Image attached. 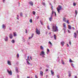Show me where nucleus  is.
Wrapping results in <instances>:
<instances>
[{"label": "nucleus", "mask_w": 78, "mask_h": 78, "mask_svg": "<svg viewBox=\"0 0 78 78\" xmlns=\"http://www.w3.org/2000/svg\"><path fill=\"white\" fill-rule=\"evenodd\" d=\"M49 44H50V45H52V43H51V42L49 41Z\"/></svg>", "instance_id": "473e14b6"}, {"label": "nucleus", "mask_w": 78, "mask_h": 78, "mask_svg": "<svg viewBox=\"0 0 78 78\" xmlns=\"http://www.w3.org/2000/svg\"><path fill=\"white\" fill-rule=\"evenodd\" d=\"M13 35L14 36H16V34L15 32H13Z\"/></svg>", "instance_id": "cd10ccee"}, {"label": "nucleus", "mask_w": 78, "mask_h": 78, "mask_svg": "<svg viewBox=\"0 0 78 78\" xmlns=\"http://www.w3.org/2000/svg\"><path fill=\"white\" fill-rule=\"evenodd\" d=\"M67 23H68V24H69V20H67Z\"/></svg>", "instance_id": "c03bdc74"}, {"label": "nucleus", "mask_w": 78, "mask_h": 78, "mask_svg": "<svg viewBox=\"0 0 78 78\" xmlns=\"http://www.w3.org/2000/svg\"><path fill=\"white\" fill-rule=\"evenodd\" d=\"M53 14H54V11H52L51 13V16L49 18V20L50 22H51L53 19Z\"/></svg>", "instance_id": "f03ea898"}, {"label": "nucleus", "mask_w": 78, "mask_h": 78, "mask_svg": "<svg viewBox=\"0 0 78 78\" xmlns=\"http://www.w3.org/2000/svg\"><path fill=\"white\" fill-rule=\"evenodd\" d=\"M54 38L55 40H56V35L55 34L54 35Z\"/></svg>", "instance_id": "a211bd4d"}, {"label": "nucleus", "mask_w": 78, "mask_h": 78, "mask_svg": "<svg viewBox=\"0 0 78 78\" xmlns=\"http://www.w3.org/2000/svg\"><path fill=\"white\" fill-rule=\"evenodd\" d=\"M63 26L64 27V28L63 29V30H64V32L65 33H66V23H64L63 24Z\"/></svg>", "instance_id": "20e7f679"}, {"label": "nucleus", "mask_w": 78, "mask_h": 78, "mask_svg": "<svg viewBox=\"0 0 78 78\" xmlns=\"http://www.w3.org/2000/svg\"><path fill=\"white\" fill-rule=\"evenodd\" d=\"M67 47H69V44H67Z\"/></svg>", "instance_id": "5fc2aeb1"}, {"label": "nucleus", "mask_w": 78, "mask_h": 78, "mask_svg": "<svg viewBox=\"0 0 78 78\" xmlns=\"http://www.w3.org/2000/svg\"><path fill=\"white\" fill-rule=\"evenodd\" d=\"M74 38H76V33L75 32L74 33Z\"/></svg>", "instance_id": "f3484780"}, {"label": "nucleus", "mask_w": 78, "mask_h": 78, "mask_svg": "<svg viewBox=\"0 0 78 78\" xmlns=\"http://www.w3.org/2000/svg\"><path fill=\"white\" fill-rule=\"evenodd\" d=\"M71 66H73V63H71Z\"/></svg>", "instance_id": "3c124183"}, {"label": "nucleus", "mask_w": 78, "mask_h": 78, "mask_svg": "<svg viewBox=\"0 0 78 78\" xmlns=\"http://www.w3.org/2000/svg\"><path fill=\"white\" fill-rule=\"evenodd\" d=\"M35 78H38V77L37 76V75H36L35 76Z\"/></svg>", "instance_id": "09e8293b"}, {"label": "nucleus", "mask_w": 78, "mask_h": 78, "mask_svg": "<svg viewBox=\"0 0 78 78\" xmlns=\"http://www.w3.org/2000/svg\"><path fill=\"white\" fill-rule=\"evenodd\" d=\"M51 74H52V75L54 76V75H55V73L53 72V71L52 70H51Z\"/></svg>", "instance_id": "2eb2a0df"}, {"label": "nucleus", "mask_w": 78, "mask_h": 78, "mask_svg": "<svg viewBox=\"0 0 78 78\" xmlns=\"http://www.w3.org/2000/svg\"><path fill=\"white\" fill-rule=\"evenodd\" d=\"M9 30H11V28H9Z\"/></svg>", "instance_id": "774afa93"}, {"label": "nucleus", "mask_w": 78, "mask_h": 78, "mask_svg": "<svg viewBox=\"0 0 78 78\" xmlns=\"http://www.w3.org/2000/svg\"><path fill=\"white\" fill-rule=\"evenodd\" d=\"M12 44H14L15 43V41L14 40H12Z\"/></svg>", "instance_id": "b1692460"}, {"label": "nucleus", "mask_w": 78, "mask_h": 78, "mask_svg": "<svg viewBox=\"0 0 78 78\" xmlns=\"http://www.w3.org/2000/svg\"><path fill=\"white\" fill-rule=\"evenodd\" d=\"M69 74H71V71H69Z\"/></svg>", "instance_id": "de8ad7c7"}, {"label": "nucleus", "mask_w": 78, "mask_h": 78, "mask_svg": "<svg viewBox=\"0 0 78 78\" xmlns=\"http://www.w3.org/2000/svg\"><path fill=\"white\" fill-rule=\"evenodd\" d=\"M33 14L34 15H35V14H36V12L34 11H33Z\"/></svg>", "instance_id": "7c9ffc66"}, {"label": "nucleus", "mask_w": 78, "mask_h": 78, "mask_svg": "<svg viewBox=\"0 0 78 78\" xmlns=\"http://www.w3.org/2000/svg\"><path fill=\"white\" fill-rule=\"evenodd\" d=\"M48 69H46V72H48Z\"/></svg>", "instance_id": "864d4df0"}, {"label": "nucleus", "mask_w": 78, "mask_h": 78, "mask_svg": "<svg viewBox=\"0 0 78 78\" xmlns=\"http://www.w3.org/2000/svg\"><path fill=\"white\" fill-rule=\"evenodd\" d=\"M47 51L48 52H50V50H49V49H47Z\"/></svg>", "instance_id": "ea45409f"}, {"label": "nucleus", "mask_w": 78, "mask_h": 78, "mask_svg": "<svg viewBox=\"0 0 78 78\" xmlns=\"http://www.w3.org/2000/svg\"><path fill=\"white\" fill-rule=\"evenodd\" d=\"M34 36V34H32L31 36V37H33Z\"/></svg>", "instance_id": "e433bc0d"}, {"label": "nucleus", "mask_w": 78, "mask_h": 78, "mask_svg": "<svg viewBox=\"0 0 78 78\" xmlns=\"http://www.w3.org/2000/svg\"><path fill=\"white\" fill-rule=\"evenodd\" d=\"M36 33L37 34H40V32L39 31V30L37 29H36Z\"/></svg>", "instance_id": "39448f33"}, {"label": "nucleus", "mask_w": 78, "mask_h": 78, "mask_svg": "<svg viewBox=\"0 0 78 78\" xmlns=\"http://www.w3.org/2000/svg\"><path fill=\"white\" fill-rule=\"evenodd\" d=\"M46 67H47L48 68V67H49V66H48V65H47L46 66Z\"/></svg>", "instance_id": "13d9d810"}, {"label": "nucleus", "mask_w": 78, "mask_h": 78, "mask_svg": "<svg viewBox=\"0 0 78 78\" xmlns=\"http://www.w3.org/2000/svg\"><path fill=\"white\" fill-rule=\"evenodd\" d=\"M63 20L64 22H66V18L63 17Z\"/></svg>", "instance_id": "aec40b11"}, {"label": "nucleus", "mask_w": 78, "mask_h": 78, "mask_svg": "<svg viewBox=\"0 0 78 78\" xmlns=\"http://www.w3.org/2000/svg\"><path fill=\"white\" fill-rule=\"evenodd\" d=\"M69 62H73V61L72 60V59H70L69 60Z\"/></svg>", "instance_id": "bb28decb"}, {"label": "nucleus", "mask_w": 78, "mask_h": 78, "mask_svg": "<svg viewBox=\"0 0 78 78\" xmlns=\"http://www.w3.org/2000/svg\"><path fill=\"white\" fill-rule=\"evenodd\" d=\"M40 74L41 76H43V75H44L43 72L42 71H41L40 72Z\"/></svg>", "instance_id": "9d476101"}, {"label": "nucleus", "mask_w": 78, "mask_h": 78, "mask_svg": "<svg viewBox=\"0 0 78 78\" xmlns=\"http://www.w3.org/2000/svg\"><path fill=\"white\" fill-rule=\"evenodd\" d=\"M26 31V33H28V30H27L25 29Z\"/></svg>", "instance_id": "79ce46f5"}, {"label": "nucleus", "mask_w": 78, "mask_h": 78, "mask_svg": "<svg viewBox=\"0 0 78 78\" xmlns=\"http://www.w3.org/2000/svg\"><path fill=\"white\" fill-rule=\"evenodd\" d=\"M68 29L69 30H70V29H71V26L70 25H68Z\"/></svg>", "instance_id": "5701e85b"}, {"label": "nucleus", "mask_w": 78, "mask_h": 78, "mask_svg": "<svg viewBox=\"0 0 78 78\" xmlns=\"http://www.w3.org/2000/svg\"><path fill=\"white\" fill-rule=\"evenodd\" d=\"M5 0H3V3H5Z\"/></svg>", "instance_id": "680f3d73"}, {"label": "nucleus", "mask_w": 78, "mask_h": 78, "mask_svg": "<svg viewBox=\"0 0 78 78\" xmlns=\"http://www.w3.org/2000/svg\"><path fill=\"white\" fill-rule=\"evenodd\" d=\"M54 14H55V16H56V12H55Z\"/></svg>", "instance_id": "603ef678"}, {"label": "nucleus", "mask_w": 78, "mask_h": 78, "mask_svg": "<svg viewBox=\"0 0 78 78\" xmlns=\"http://www.w3.org/2000/svg\"><path fill=\"white\" fill-rule=\"evenodd\" d=\"M68 32L69 33H71L70 31V30H68Z\"/></svg>", "instance_id": "58836bf2"}, {"label": "nucleus", "mask_w": 78, "mask_h": 78, "mask_svg": "<svg viewBox=\"0 0 78 78\" xmlns=\"http://www.w3.org/2000/svg\"><path fill=\"white\" fill-rule=\"evenodd\" d=\"M2 28L4 29V30H5V29H6V26H5V25L3 24L2 26Z\"/></svg>", "instance_id": "ddd939ff"}, {"label": "nucleus", "mask_w": 78, "mask_h": 78, "mask_svg": "<svg viewBox=\"0 0 78 78\" xmlns=\"http://www.w3.org/2000/svg\"><path fill=\"white\" fill-rule=\"evenodd\" d=\"M27 64L28 65H30V63L28 62V60H27V59H26Z\"/></svg>", "instance_id": "6ab92c4d"}, {"label": "nucleus", "mask_w": 78, "mask_h": 78, "mask_svg": "<svg viewBox=\"0 0 78 78\" xmlns=\"http://www.w3.org/2000/svg\"><path fill=\"white\" fill-rule=\"evenodd\" d=\"M19 57V54H17V58H18Z\"/></svg>", "instance_id": "f704fd0d"}, {"label": "nucleus", "mask_w": 78, "mask_h": 78, "mask_svg": "<svg viewBox=\"0 0 78 78\" xmlns=\"http://www.w3.org/2000/svg\"><path fill=\"white\" fill-rule=\"evenodd\" d=\"M52 28V31L53 32H56L58 31V27L55 24L53 25Z\"/></svg>", "instance_id": "f257e3e1"}, {"label": "nucleus", "mask_w": 78, "mask_h": 78, "mask_svg": "<svg viewBox=\"0 0 78 78\" xmlns=\"http://www.w3.org/2000/svg\"><path fill=\"white\" fill-rule=\"evenodd\" d=\"M45 52H44V51H42L41 52V53L40 54V56H42V55H45Z\"/></svg>", "instance_id": "423d86ee"}, {"label": "nucleus", "mask_w": 78, "mask_h": 78, "mask_svg": "<svg viewBox=\"0 0 78 78\" xmlns=\"http://www.w3.org/2000/svg\"><path fill=\"white\" fill-rule=\"evenodd\" d=\"M4 40H5V41H8V37L6 36L5 38H4Z\"/></svg>", "instance_id": "4468645a"}, {"label": "nucleus", "mask_w": 78, "mask_h": 78, "mask_svg": "<svg viewBox=\"0 0 78 78\" xmlns=\"http://www.w3.org/2000/svg\"><path fill=\"white\" fill-rule=\"evenodd\" d=\"M62 64H64V62H63V60H62Z\"/></svg>", "instance_id": "37998d69"}, {"label": "nucleus", "mask_w": 78, "mask_h": 78, "mask_svg": "<svg viewBox=\"0 0 78 78\" xmlns=\"http://www.w3.org/2000/svg\"><path fill=\"white\" fill-rule=\"evenodd\" d=\"M29 4H30L31 6H33V2L30 1L29 2Z\"/></svg>", "instance_id": "9b49d317"}, {"label": "nucleus", "mask_w": 78, "mask_h": 78, "mask_svg": "<svg viewBox=\"0 0 78 78\" xmlns=\"http://www.w3.org/2000/svg\"><path fill=\"white\" fill-rule=\"evenodd\" d=\"M15 70L17 73H19V70H18V69H17V67H16V68Z\"/></svg>", "instance_id": "dca6fc26"}, {"label": "nucleus", "mask_w": 78, "mask_h": 78, "mask_svg": "<svg viewBox=\"0 0 78 78\" xmlns=\"http://www.w3.org/2000/svg\"><path fill=\"white\" fill-rule=\"evenodd\" d=\"M7 64L9 66H11V62L9 60H8L7 62Z\"/></svg>", "instance_id": "1a4fd4ad"}, {"label": "nucleus", "mask_w": 78, "mask_h": 78, "mask_svg": "<svg viewBox=\"0 0 78 78\" xmlns=\"http://www.w3.org/2000/svg\"><path fill=\"white\" fill-rule=\"evenodd\" d=\"M40 23H41V24L42 25H43V23H42V22L41 21V20H40Z\"/></svg>", "instance_id": "4c0bfd02"}, {"label": "nucleus", "mask_w": 78, "mask_h": 78, "mask_svg": "<svg viewBox=\"0 0 78 78\" xmlns=\"http://www.w3.org/2000/svg\"><path fill=\"white\" fill-rule=\"evenodd\" d=\"M72 28H73V30H75V28H74V27H72Z\"/></svg>", "instance_id": "e2e57ef3"}, {"label": "nucleus", "mask_w": 78, "mask_h": 78, "mask_svg": "<svg viewBox=\"0 0 78 78\" xmlns=\"http://www.w3.org/2000/svg\"><path fill=\"white\" fill-rule=\"evenodd\" d=\"M75 13L76 14V16L77 15V10H75Z\"/></svg>", "instance_id": "c756f323"}, {"label": "nucleus", "mask_w": 78, "mask_h": 78, "mask_svg": "<svg viewBox=\"0 0 78 78\" xmlns=\"http://www.w3.org/2000/svg\"><path fill=\"white\" fill-rule=\"evenodd\" d=\"M16 18H17V19H18V20H19V18L17 17Z\"/></svg>", "instance_id": "69168bd1"}, {"label": "nucleus", "mask_w": 78, "mask_h": 78, "mask_svg": "<svg viewBox=\"0 0 78 78\" xmlns=\"http://www.w3.org/2000/svg\"><path fill=\"white\" fill-rule=\"evenodd\" d=\"M9 37H10V39H12L13 37V36H12V34H10L9 35Z\"/></svg>", "instance_id": "6e6552de"}, {"label": "nucleus", "mask_w": 78, "mask_h": 78, "mask_svg": "<svg viewBox=\"0 0 78 78\" xmlns=\"http://www.w3.org/2000/svg\"><path fill=\"white\" fill-rule=\"evenodd\" d=\"M51 38H53V36H52L51 37Z\"/></svg>", "instance_id": "338daca9"}, {"label": "nucleus", "mask_w": 78, "mask_h": 78, "mask_svg": "<svg viewBox=\"0 0 78 78\" xmlns=\"http://www.w3.org/2000/svg\"><path fill=\"white\" fill-rule=\"evenodd\" d=\"M49 5H51V9L52 10V11H53V6H52V5H51V3H49Z\"/></svg>", "instance_id": "f8f14e48"}, {"label": "nucleus", "mask_w": 78, "mask_h": 78, "mask_svg": "<svg viewBox=\"0 0 78 78\" xmlns=\"http://www.w3.org/2000/svg\"><path fill=\"white\" fill-rule=\"evenodd\" d=\"M57 60V61H59L60 60H59V57H58V58Z\"/></svg>", "instance_id": "c9c22d12"}, {"label": "nucleus", "mask_w": 78, "mask_h": 78, "mask_svg": "<svg viewBox=\"0 0 78 78\" xmlns=\"http://www.w3.org/2000/svg\"><path fill=\"white\" fill-rule=\"evenodd\" d=\"M32 37H29V39H31V38H32Z\"/></svg>", "instance_id": "a18cd8bd"}, {"label": "nucleus", "mask_w": 78, "mask_h": 78, "mask_svg": "<svg viewBox=\"0 0 78 78\" xmlns=\"http://www.w3.org/2000/svg\"><path fill=\"white\" fill-rule=\"evenodd\" d=\"M23 14V13H20V16H23L22 15Z\"/></svg>", "instance_id": "72a5a7b5"}, {"label": "nucleus", "mask_w": 78, "mask_h": 78, "mask_svg": "<svg viewBox=\"0 0 78 78\" xmlns=\"http://www.w3.org/2000/svg\"><path fill=\"white\" fill-rule=\"evenodd\" d=\"M40 48L41 49H42V50H44V48H43L42 46H41Z\"/></svg>", "instance_id": "a878e982"}, {"label": "nucleus", "mask_w": 78, "mask_h": 78, "mask_svg": "<svg viewBox=\"0 0 78 78\" xmlns=\"http://www.w3.org/2000/svg\"><path fill=\"white\" fill-rule=\"evenodd\" d=\"M39 16H37V19H39Z\"/></svg>", "instance_id": "0e129e2a"}, {"label": "nucleus", "mask_w": 78, "mask_h": 78, "mask_svg": "<svg viewBox=\"0 0 78 78\" xmlns=\"http://www.w3.org/2000/svg\"><path fill=\"white\" fill-rule=\"evenodd\" d=\"M47 28L48 30H50V27H49V26H47Z\"/></svg>", "instance_id": "a19ab883"}, {"label": "nucleus", "mask_w": 78, "mask_h": 78, "mask_svg": "<svg viewBox=\"0 0 78 78\" xmlns=\"http://www.w3.org/2000/svg\"><path fill=\"white\" fill-rule=\"evenodd\" d=\"M57 9L58 14H60V12L59 11H61V10L62 9V6L60 5H59L58 6V7H57Z\"/></svg>", "instance_id": "7ed1b4c3"}, {"label": "nucleus", "mask_w": 78, "mask_h": 78, "mask_svg": "<svg viewBox=\"0 0 78 78\" xmlns=\"http://www.w3.org/2000/svg\"><path fill=\"white\" fill-rule=\"evenodd\" d=\"M73 6H76V3H75L74 2L73 4Z\"/></svg>", "instance_id": "2f4dec72"}, {"label": "nucleus", "mask_w": 78, "mask_h": 78, "mask_svg": "<svg viewBox=\"0 0 78 78\" xmlns=\"http://www.w3.org/2000/svg\"><path fill=\"white\" fill-rule=\"evenodd\" d=\"M42 4L44 6H45V3L44 2H42Z\"/></svg>", "instance_id": "c85d7f7f"}, {"label": "nucleus", "mask_w": 78, "mask_h": 78, "mask_svg": "<svg viewBox=\"0 0 78 78\" xmlns=\"http://www.w3.org/2000/svg\"><path fill=\"white\" fill-rule=\"evenodd\" d=\"M7 72L10 75H12V71H10L8 70V69H7Z\"/></svg>", "instance_id": "0eeeda50"}, {"label": "nucleus", "mask_w": 78, "mask_h": 78, "mask_svg": "<svg viewBox=\"0 0 78 78\" xmlns=\"http://www.w3.org/2000/svg\"><path fill=\"white\" fill-rule=\"evenodd\" d=\"M30 59H31V60H32V58H31V57H30Z\"/></svg>", "instance_id": "052dcab7"}, {"label": "nucleus", "mask_w": 78, "mask_h": 78, "mask_svg": "<svg viewBox=\"0 0 78 78\" xmlns=\"http://www.w3.org/2000/svg\"><path fill=\"white\" fill-rule=\"evenodd\" d=\"M61 44L62 46H64V41H62L61 42Z\"/></svg>", "instance_id": "412c9836"}, {"label": "nucleus", "mask_w": 78, "mask_h": 78, "mask_svg": "<svg viewBox=\"0 0 78 78\" xmlns=\"http://www.w3.org/2000/svg\"><path fill=\"white\" fill-rule=\"evenodd\" d=\"M69 44H70V45H71V41H69Z\"/></svg>", "instance_id": "8fccbe9b"}, {"label": "nucleus", "mask_w": 78, "mask_h": 78, "mask_svg": "<svg viewBox=\"0 0 78 78\" xmlns=\"http://www.w3.org/2000/svg\"><path fill=\"white\" fill-rule=\"evenodd\" d=\"M29 21H30V23H32V22H33V20H32V19H30Z\"/></svg>", "instance_id": "393cba45"}, {"label": "nucleus", "mask_w": 78, "mask_h": 78, "mask_svg": "<svg viewBox=\"0 0 78 78\" xmlns=\"http://www.w3.org/2000/svg\"><path fill=\"white\" fill-rule=\"evenodd\" d=\"M74 78H78V77H77V76H75L74 77Z\"/></svg>", "instance_id": "6e6d98bb"}, {"label": "nucleus", "mask_w": 78, "mask_h": 78, "mask_svg": "<svg viewBox=\"0 0 78 78\" xmlns=\"http://www.w3.org/2000/svg\"><path fill=\"white\" fill-rule=\"evenodd\" d=\"M30 56H28L27 57V61H30Z\"/></svg>", "instance_id": "4be33fe9"}, {"label": "nucleus", "mask_w": 78, "mask_h": 78, "mask_svg": "<svg viewBox=\"0 0 78 78\" xmlns=\"http://www.w3.org/2000/svg\"><path fill=\"white\" fill-rule=\"evenodd\" d=\"M57 76L58 78H59V75H57Z\"/></svg>", "instance_id": "49530a36"}, {"label": "nucleus", "mask_w": 78, "mask_h": 78, "mask_svg": "<svg viewBox=\"0 0 78 78\" xmlns=\"http://www.w3.org/2000/svg\"><path fill=\"white\" fill-rule=\"evenodd\" d=\"M17 78H19V75H17Z\"/></svg>", "instance_id": "bf43d9fd"}, {"label": "nucleus", "mask_w": 78, "mask_h": 78, "mask_svg": "<svg viewBox=\"0 0 78 78\" xmlns=\"http://www.w3.org/2000/svg\"><path fill=\"white\" fill-rule=\"evenodd\" d=\"M69 76H71V74H69Z\"/></svg>", "instance_id": "4d7b16f0"}]
</instances>
